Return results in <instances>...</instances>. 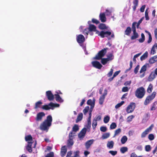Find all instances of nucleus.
<instances>
[{"label":"nucleus","mask_w":157,"mask_h":157,"mask_svg":"<svg viewBox=\"0 0 157 157\" xmlns=\"http://www.w3.org/2000/svg\"><path fill=\"white\" fill-rule=\"evenodd\" d=\"M144 18V17H142L138 21V23H137V25L136 27L137 28H138V27L139 26V25H140V24L142 22V21L143 19Z\"/></svg>","instance_id":"58"},{"label":"nucleus","mask_w":157,"mask_h":157,"mask_svg":"<svg viewBox=\"0 0 157 157\" xmlns=\"http://www.w3.org/2000/svg\"><path fill=\"white\" fill-rule=\"evenodd\" d=\"M145 93L144 88L143 87H141L137 88L135 94L136 96L138 98H142Z\"/></svg>","instance_id":"3"},{"label":"nucleus","mask_w":157,"mask_h":157,"mask_svg":"<svg viewBox=\"0 0 157 157\" xmlns=\"http://www.w3.org/2000/svg\"><path fill=\"white\" fill-rule=\"evenodd\" d=\"M109 153L112 155L114 156L117 154V151H110Z\"/></svg>","instance_id":"57"},{"label":"nucleus","mask_w":157,"mask_h":157,"mask_svg":"<svg viewBox=\"0 0 157 157\" xmlns=\"http://www.w3.org/2000/svg\"><path fill=\"white\" fill-rule=\"evenodd\" d=\"M33 143L31 142H28L27 146L26 147L27 150L30 153L32 152L33 150L32 146Z\"/></svg>","instance_id":"20"},{"label":"nucleus","mask_w":157,"mask_h":157,"mask_svg":"<svg viewBox=\"0 0 157 157\" xmlns=\"http://www.w3.org/2000/svg\"><path fill=\"white\" fill-rule=\"evenodd\" d=\"M134 116L132 115H131L128 116L127 118V121H132V119L134 118Z\"/></svg>","instance_id":"61"},{"label":"nucleus","mask_w":157,"mask_h":157,"mask_svg":"<svg viewBox=\"0 0 157 157\" xmlns=\"http://www.w3.org/2000/svg\"><path fill=\"white\" fill-rule=\"evenodd\" d=\"M132 64L133 63L132 61L131 60L130 62V67L128 69L126 70L125 71L126 72H127L131 70L132 67Z\"/></svg>","instance_id":"54"},{"label":"nucleus","mask_w":157,"mask_h":157,"mask_svg":"<svg viewBox=\"0 0 157 157\" xmlns=\"http://www.w3.org/2000/svg\"><path fill=\"white\" fill-rule=\"evenodd\" d=\"M54 153L52 151L50 152L49 153H48L45 156V157H54Z\"/></svg>","instance_id":"46"},{"label":"nucleus","mask_w":157,"mask_h":157,"mask_svg":"<svg viewBox=\"0 0 157 157\" xmlns=\"http://www.w3.org/2000/svg\"><path fill=\"white\" fill-rule=\"evenodd\" d=\"M128 90V87L127 86H125L123 87L122 90L123 92H127Z\"/></svg>","instance_id":"62"},{"label":"nucleus","mask_w":157,"mask_h":157,"mask_svg":"<svg viewBox=\"0 0 157 157\" xmlns=\"http://www.w3.org/2000/svg\"><path fill=\"white\" fill-rule=\"evenodd\" d=\"M85 135L81 131L78 134V137L80 139H82L85 136Z\"/></svg>","instance_id":"45"},{"label":"nucleus","mask_w":157,"mask_h":157,"mask_svg":"<svg viewBox=\"0 0 157 157\" xmlns=\"http://www.w3.org/2000/svg\"><path fill=\"white\" fill-rule=\"evenodd\" d=\"M67 152V149L66 146L62 147L60 151V154L61 157H64L66 155Z\"/></svg>","instance_id":"16"},{"label":"nucleus","mask_w":157,"mask_h":157,"mask_svg":"<svg viewBox=\"0 0 157 157\" xmlns=\"http://www.w3.org/2000/svg\"><path fill=\"white\" fill-rule=\"evenodd\" d=\"M156 75L154 73L153 71L151 72L147 78V80L149 82L153 81L156 77Z\"/></svg>","instance_id":"17"},{"label":"nucleus","mask_w":157,"mask_h":157,"mask_svg":"<svg viewBox=\"0 0 157 157\" xmlns=\"http://www.w3.org/2000/svg\"><path fill=\"white\" fill-rule=\"evenodd\" d=\"M152 125L147 128L144 131L142 132L141 135V137L143 138L145 137L146 136L148 133L149 132L151 131L152 129Z\"/></svg>","instance_id":"13"},{"label":"nucleus","mask_w":157,"mask_h":157,"mask_svg":"<svg viewBox=\"0 0 157 157\" xmlns=\"http://www.w3.org/2000/svg\"><path fill=\"white\" fill-rule=\"evenodd\" d=\"M110 117L108 116L105 117L104 119V122L105 123H107L109 122V121Z\"/></svg>","instance_id":"44"},{"label":"nucleus","mask_w":157,"mask_h":157,"mask_svg":"<svg viewBox=\"0 0 157 157\" xmlns=\"http://www.w3.org/2000/svg\"><path fill=\"white\" fill-rule=\"evenodd\" d=\"M59 106L58 104H55L52 102H50L48 105H45L42 106V108L45 110H48L51 109H53L55 107H58Z\"/></svg>","instance_id":"4"},{"label":"nucleus","mask_w":157,"mask_h":157,"mask_svg":"<svg viewBox=\"0 0 157 157\" xmlns=\"http://www.w3.org/2000/svg\"><path fill=\"white\" fill-rule=\"evenodd\" d=\"M52 121V118L51 115H48L40 125V129L43 131L47 132L49 127L51 126Z\"/></svg>","instance_id":"2"},{"label":"nucleus","mask_w":157,"mask_h":157,"mask_svg":"<svg viewBox=\"0 0 157 157\" xmlns=\"http://www.w3.org/2000/svg\"><path fill=\"white\" fill-rule=\"evenodd\" d=\"M107 128L106 127L101 126L100 128V130L101 131L105 132L107 131Z\"/></svg>","instance_id":"53"},{"label":"nucleus","mask_w":157,"mask_h":157,"mask_svg":"<svg viewBox=\"0 0 157 157\" xmlns=\"http://www.w3.org/2000/svg\"><path fill=\"white\" fill-rule=\"evenodd\" d=\"M107 59H108V60L109 61L113 59L114 58V56L113 55V54L110 53L108 54V55L107 56Z\"/></svg>","instance_id":"37"},{"label":"nucleus","mask_w":157,"mask_h":157,"mask_svg":"<svg viewBox=\"0 0 157 157\" xmlns=\"http://www.w3.org/2000/svg\"><path fill=\"white\" fill-rule=\"evenodd\" d=\"M153 89V85L152 84H150L147 89V92L149 93H150L151 92L152 90Z\"/></svg>","instance_id":"33"},{"label":"nucleus","mask_w":157,"mask_h":157,"mask_svg":"<svg viewBox=\"0 0 157 157\" xmlns=\"http://www.w3.org/2000/svg\"><path fill=\"white\" fill-rule=\"evenodd\" d=\"M89 109V107L88 106H87L83 110V112L84 115H86V113L88 112Z\"/></svg>","instance_id":"47"},{"label":"nucleus","mask_w":157,"mask_h":157,"mask_svg":"<svg viewBox=\"0 0 157 157\" xmlns=\"http://www.w3.org/2000/svg\"><path fill=\"white\" fill-rule=\"evenodd\" d=\"M128 150L127 147H121L120 149V151L122 153H124L125 152L127 151Z\"/></svg>","instance_id":"32"},{"label":"nucleus","mask_w":157,"mask_h":157,"mask_svg":"<svg viewBox=\"0 0 157 157\" xmlns=\"http://www.w3.org/2000/svg\"><path fill=\"white\" fill-rule=\"evenodd\" d=\"M124 103V101H122L120 103H118L115 105V108L117 109H118L121 107L122 105H123Z\"/></svg>","instance_id":"42"},{"label":"nucleus","mask_w":157,"mask_h":157,"mask_svg":"<svg viewBox=\"0 0 157 157\" xmlns=\"http://www.w3.org/2000/svg\"><path fill=\"white\" fill-rule=\"evenodd\" d=\"M109 61L108 60V59L106 58H101V62L103 65H105Z\"/></svg>","instance_id":"35"},{"label":"nucleus","mask_w":157,"mask_h":157,"mask_svg":"<svg viewBox=\"0 0 157 157\" xmlns=\"http://www.w3.org/2000/svg\"><path fill=\"white\" fill-rule=\"evenodd\" d=\"M147 70V68H146L145 66L143 65L141 67L140 71V73H141L143 72H145Z\"/></svg>","instance_id":"49"},{"label":"nucleus","mask_w":157,"mask_h":157,"mask_svg":"<svg viewBox=\"0 0 157 157\" xmlns=\"http://www.w3.org/2000/svg\"><path fill=\"white\" fill-rule=\"evenodd\" d=\"M148 53L147 52H146L140 57V59L141 61L146 59L148 56Z\"/></svg>","instance_id":"27"},{"label":"nucleus","mask_w":157,"mask_h":157,"mask_svg":"<svg viewBox=\"0 0 157 157\" xmlns=\"http://www.w3.org/2000/svg\"><path fill=\"white\" fill-rule=\"evenodd\" d=\"M82 117H83L82 113H80L78 114V115L77 117L76 120V123H77L78 122H79V121H81L82 119Z\"/></svg>","instance_id":"22"},{"label":"nucleus","mask_w":157,"mask_h":157,"mask_svg":"<svg viewBox=\"0 0 157 157\" xmlns=\"http://www.w3.org/2000/svg\"><path fill=\"white\" fill-rule=\"evenodd\" d=\"M79 130V127L77 124H75L72 128V131L76 132Z\"/></svg>","instance_id":"39"},{"label":"nucleus","mask_w":157,"mask_h":157,"mask_svg":"<svg viewBox=\"0 0 157 157\" xmlns=\"http://www.w3.org/2000/svg\"><path fill=\"white\" fill-rule=\"evenodd\" d=\"M107 94V91L106 89H105L103 94L100 96L99 99V103L100 105H102L104 102L105 96Z\"/></svg>","instance_id":"10"},{"label":"nucleus","mask_w":157,"mask_h":157,"mask_svg":"<svg viewBox=\"0 0 157 157\" xmlns=\"http://www.w3.org/2000/svg\"><path fill=\"white\" fill-rule=\"evenodd\" d=\"M97 122L94 121V120H93V122H92V126L93 128L94 129L97 125Z\"/></svg>","instance_id":"50"},{"label":"nucleus","mask_w":157,"mask_h":157,"mask_svg":"<svg viewBox=\"0 0 157 157\" xmlns=\"http://www.w3.org/2000/svg\"><path fill=\"white\" fill-rule=\"evenodd\" d=\"M94 140L93 139H91L87 141L85 144V146L86 148L87 149H89L91 146L93 144Z\"/></svg>","instance_id":"14"},{"label":"nucleus","mask_w":157,"mask_h":157,"mask_svg":"<svg viewBox=\"0 0 157 157\" xmlns=\"http://www.w3.org/2000/svg\"><path fill=\"white\" fill-rule=\"evenodd\" d=\"M110 136V134L109 132L104 133L102 135L101 138L102 139H105L108 138Z\"/></svg>","instance_id":"31"},{"label":"nucleus","mask_w":157,"mask_h":157,"mask_svg":"<svg viewBox=\"0 0 157 157\" xmlns=\"http://www.w3.org/2000/svg\"><path fill=\"white\" fill-rule=\"evenodd\" d=\"M76 40L78 43L82 44L85 41V38L82 35L79 34L77 36Z\"/></svg>","instance_id":"8"},{"label":"nucleus","mask_w":157,"mask_h":157,"mask_svg":"<svg viewBox=\"0 0 157 157\" xmlns=\"http://www.w3.org/2000/svg\"><path fill=\"white\" fill-rule=\"evenodd\" d=\"M79 151H77L74 152L75 155L73 157H78L79 156Z\"/></svg>","instance_id":"60"},{"label":"nucleus","mask_w":157,"mask_h":157,"mask_svg":"<svg viewBox=\"0 0 157 157\" xmlns=\"http://www.w3.org/2000/svg\"><path fill=\"white\" fill-rule=\"evenodd\" d=\"M133 34L131 37V39L132 40H134L139 37L138 33L136 31L133 32Z\"/></svg>","instance_id":"26"},{"label":"nucleus","mask_w":157,"mask_h":157,"mask_svg":"<svg viewBox=\"0 0 157 157\" xmlns=\"http://www.w3.org/2000/svg\"><path fill=\"white\" fill-rule=\"evenodd\" d=\"M155 103L157 104V103L156 102H155L153 103L152 105L151 109V110H154L156 109L155 107Z\"/></svg>","instance_id":"59"},{"label":"nucleus","mask_w":157,"mask_h":157,"mask_svg":"<svg viewBox=\"0 0 157 157\" xmlns=\"http://www.w3.org/2000/svg\"><path fill=\"white\" fill-rule=\"evenodd\" d=\"M155 137L154 135L152 134H150L148 135V138L150 140H152L154 139Z\"/></svg>","instance_id":"48"},{"label":"nucleus","mask_w":157,"mask_h":157,"mask_svg":"<svg viewBox=\"0 0 157 157\" xmlns=\"http://www.w3.org/2000/svg\"><path fill=\"white\" fill-rule=\"evenodd\" d=\"M140 67V66L139 65H137L136 67H135V68L134 69V72L135 74H136L138 71V70H139Z\"/></svg>","instance_id":"56"},{"label":"nucleus","mask_w":157,"mask_h":157,"mask_svg":"<svg viewBox=\"0 0 157 157\" xmlns=\"http://www.w3.org/2000/svg\"><path fill=\"white\" fill-rule=\"evenodd\" d=\"M45 116V114L44 112H39L37 114L35 120L37 121H41L42 120L43 117Z\"/></svg>","instance_id":"9"},{"label":"nucleus","mask_w":157,"mask_h":157,"mask_svg":"<svg viewBox=\"0 0 157 157\" xmlns=\"http://www.w3.org/2000/svg\"><path fill=\"white\" fill-rule=\"evenodd\" d=\"M155 48H154L152 47L151 51V54L153 55L156 52L155 50Z\"/></svg>","instance_id":"64"},{"label":"nucleus","mask_w":157,"mask_h":157,"mask_svg":"<svg viewBox=\"0 0 157 157\" xmlns=\"http://www.w3.org/2000/svg\"><path fill=\"white\" fill-rule=\"evenodd\" d=\"M91 63L94 67L99 69H101L102 67L99 62L97 61H93Z\"/></svg>","instance_id":"11"},{"label":"nucleus","mask_w":157,"mask_h":157,"mask_svg":"<svg viewBox=\"0 0 157 157\" xmlns=\"http://www.w3.org/2000/svg\"><path fill=\"white\" fill-rule=\"evenodd\" d=\"M25 139L26 141H29L33 140V137L31 135H29L27 136H25Z\"/></svg>","instance_id":"36"},{"label":"nucleus","mask_w":157,"mask_h":157,"mask_svg":"<svg viewBox=\"0 0 157 157\" xmlns=\"http://www.w3.org/2000/svg\"><path fill=\"white\" fill-rule=\"evenodd\" d=\"M145 7H146L145 5H144L142 6V7H141V8H140V11L141 12H144Z\"/></svg>","instance_id":"63"},{"label":"nucleus","mask_w":157,"mask_h":157,"mask_svg":"<svg viewBox=\"0 0 157 157\" xmlns=\"http://www.w3.org/2000/svg\"><path fill=\"white\" fill-rule=\"evenodd\" d=\"M148 8H147V9L145 11V19L146 20H149V16H148Z\"/></svg>","instance_id":"40"},{"label":"nucleus","mask_w":157,"mask_h":157,"mask_svg":"<svg viewBox=\"0 0 157 157\" xmlns=\"http://www.w3.org/2000/svg\"><path fill=\"white\" fill-rule=\"evenodd\" d=\"M87 29L90 32H96V33L98 34V36H100L101 38L107 37L109 40H111L112 38L114 37L113 33H112L111 31H101L99 32L96 30V27L94 25H90L89 27Z\"/></svg>","instance_id":"1"},{"label":"nucleus","mask_w":157,"mask_h":157,"mask_svg":"<svg viewBox=\"0 0 157 157\" xmlns=\"http://www.w3.org/2000/svg\"><path fill=\"white\" fill-rule=\"evenodd\" d=\"M127 140L128 138L127 137L125 136H123L121 139V144H124L127 141Z\"/></svg>","instance_id":"30"},{"label":"nucleus","mask_w":157,"mask_h":157,"mask_svg":"<svg viewBox=\"0 0 157 157\" xmlns=\"http://www.w3.org/2000/svg\"><path fill=\"white\" fill-rule=\"evenodd\" d=\"M101 119V116L100 115L96 116L94 118V119L95 121H96L97 122L98 121H100Z\"/></svg>","instance_id":"51"},{"label":"nucleus","mask_w":157,"mask_h":157,"mask_svg":"<svg viewBox=\"0 0 157 157\" xmlns=\"http://www.w3.org/2000/svg\"><path fill=\"white\" fill-rule=\"evenodd\" d=\"M74 144V141L73 139L71 138H69L67 141V145L69 147L72 146Z\"/></svg>","instance_id":"25"},{"label":"nucleus","mask_w":157,"mask_h":157,"mask_svg":"<svg viewBox=\"0 0 157 157\" xmlns=\"http://www.w3.org/2000/svg\"><path fill=\"white\" fill-rule=\"evenodd\" d=\"M99 17L102 22H105L106 21V18L104 13H101L99 14Z\"/></svg>","instance_id":"15"},{"label":"nucleus","mask_w":157,"mask_h":157,"mask_svg":"<svg viewBox=\"0 0 157 157\" xmlns=\"http://www.w3.org/2000/svg\"><path fill=\"white\" fill-rule=\"evenodd\" d=\"M42 104V102L41 101H37L35 103L34 109H36L40 108Z\"/></svg>","instance_id":"29"},{"label":"nucleus","mask_w":157,"mask_h":157,"mask_svg":"<svg viewBox=\"0 0 157 157\" xmlns=\"http://www.w3.org/2000/svg\"><path fill=\"white\" fill-rule=\"evenodd\" d=\"M137 24L136 22H134L132 24V32L136 31V25Z\"/></svg>","instance_id":"43"},{"label":"nucleus","mask_w":157,"mask_h":157,"mask_svg":"<svg viewBox=\"0 0 157 157\" xmlns=\"http://www.w3.org/2000/svg\"><path fill=\"white\" fill-rule=\"evenodd\" d=\"M95 99L94 98L93 99V101L91 99H89L87 102V105L91 106V109H92L94 106Z\"/></svg>","instance_id":"18"},{"label":"nucleus","mask_w":157,"mask_h":157,"mask_svg":"<svg viewBox=\"0 0 157 157\" xmlns=\"http://www.w3.org/2000/svg\"><path fill=\"white\" fill-rule=\"evenodd\" d=\"M55 99L56 101L58 102H62L63 101V100L62 99L60 96L58 94H55Z\"/></svg>","instance_id":"24"},{"label":"nucleus","mask_w":157,"mask_h":157,"mask_svg":"<svg viewBox=\"0 0 157 157\" xmlns=\"http://www.w3.org/2000/svg\"><path fill=\"white\" fill-rule=\"evenodd\" d=\"M132 31L131 28L130 27H127L124 32V34L127 36L130 35Z\"/></svg>","instance_id":"28"},{"label":"nucleus","mask_w":157,"mask_h":157,"mask_svg":"<svg viewBox=\"0 0 157 157\" xmlns=\"http://www.w3.org/2000/svg\"><path fill=\"white\" fill-rule=\"evenodd\" d=\"M109 49L108 48H104L98 52L94 59H95L100 60L101 59L102 57H103L105 54L106 53L107 50Z\"/></svg>","instance_id":"5"},{"label":"nucleus","mask_w":157,"mask_h":157,"mask_svg":"<svg viewBox=\"0 0 157 157\" xmlns=\"http://www.w3.org/2000/svg\"><path fill=\"white\" fill-rule=\"evenodd\" d=\"M92 22L93 23L96 24H98L100 23V21L96 19L93 18L92 19Z\"/></svg>","instance_id":"52"},{"label":"nucleus","mask_w":157,"mask_h":157,"mask_svg":"<svg viewBox=\"0 0 157 157\" xmlns=\"http://www.w3.org/2000/svg\"><path fill=\"white\" fill-rule=\"evenodd\" d=\"M46 95L48 99L50 101H52L54 98V95L50 90L46 92Z\"/></svg>","instance_id":"12"},{"label":"nucleus","mask_w":157,"mask_h":157,"mask_svg":"<svg viewBox=\"0 0 157 157\" xmlns=\"http://www.w3.org/2000/svg\"><path fill=\"white\" fill-rule=\"evenodd\" d=\"M114 144V142L113 141H108L107 144V146L109 148L112 149L113 147Z\"/></svg>","instance_id":"23"},{"label":"nucleus","mask_w":157,"mask_h":157,"mask_svg":"<svg viewBox=\"0 0 157 157\" xmlns=\"http://www.w3.org/2000/svg\"><path fill=\"white\" fill-rule=\"evenodd\" d=\"M121 130L120 128H118L115 131L113 137H115L116 136L119 135L121 132Z\"/></svg>","instance_id":"34"},{"label":"nucleus","mask_w":157,"mask_h":157,"mask_svg":"<svg viewBox=\"0 0 157 157\" xmlns=\"http://www.w3.org/2000/svg\"><path fill=\"white\" fill-rule=\"evenodd\" d=\"M98 28L101 30L107 29H108V27L105 24L100 23L98 25Z\"/></svg>","instance_id":"21"},{"label":"nucleus","mask_w":157,"mask_h":157,"mask_svg":"<svg viewBox=\"0 0 157 157\" xmlns=\"http://www.w3.org/2000/svg\"><path fill=\"white\" fill-rule=\"evenodd\" d=\"M156 94L155 92H153L152 94L150 95L147 96L144 101V104L145 105H148L155 98Z\"/></svg>","instance_id":"6"},{"label":"nucleus","mask_w":157,"mask_h":157,"mask_svg":"<svg viewBox=\"0 0 157 157\" xmlns=\"http://www.w3.org/2000/svg\"><path fill=\"white\" fill-rule=\"evenodd\" d=\"M117 127V125L116 123L114 122L112 123L110 125V129H113Z\"/></svg>","instance_id":"41"},{"label":"nucleus","mask_w":157,"mask_h":157,"mask_svg":"<svg viewBox=\"0 0 157 157\" xmlns=\"http://www.w3.org/2000/svg\"><path fill=\"white\" fill-rule=\"evenodd\" d=\"M157 61V55L151 58L149 60V62L150 63L152 64Z\"/></svg>","instance_id":"19"},{"label":"nucleus","mask_w":157,"mask_h":157,"mask_svg":"<svg viewBox=\"0 0 157 157\" xmlns=\"http://www.w3.org/2000/svg\"><path fill=\"white\" fill-rule=\"evenodd\" d=\"M136 107V104L134 102H131L128 106L126 109L127 113H130L132 112Z\"/></svg>","instance_id":"7"},{"label":"nucleus","mask_w":157,"mask_h":157,"mask_svg":"<svg viewBox=\"0 0 157 157\" xmlns=\"http://www.w3.org/2000/svg\"><path fill=\"white\" fill-rule=\"evenodd\" d=\"M145 150L147 151L148 152L151 150V146L150 145H146L145 147Z\"/></svg>","instance_id":"55"},{"label":"nucleus","mask_w":157,"mask_h":157,"mask_svg":"<svg viewBox=\"0 0 157 157\" xmlns=\"http://www.w3.org/2000/svg\"><path fill=\"white\" fill-rule=\"evenodd\" d=\"M91 118H88L87 120V123L86 125V127L87 128H89L91 127Z\"/></svg>","instance_id":"38"}]
</instances>
